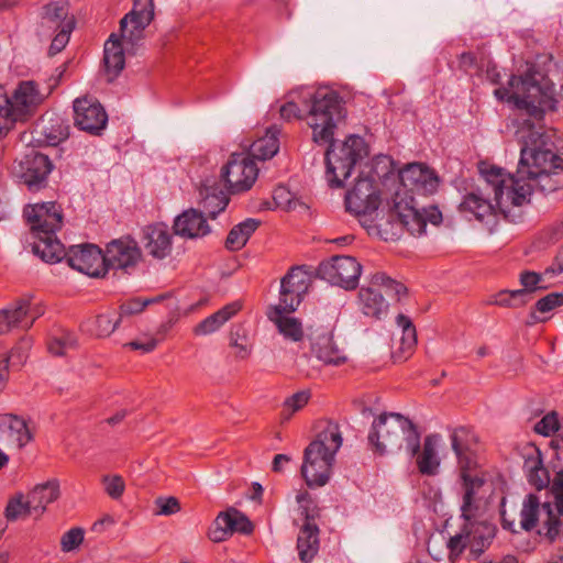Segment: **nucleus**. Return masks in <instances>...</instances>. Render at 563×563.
I'll return each mask as SVG.
<instances>
[{
	"label": "nucleus",
	"mask_w": 563,
	"mask_h": 563,
	"mask_svg": "<svg viewBox=\"0 0 563 563\" xmlns=\"http://www.w3.org/2000/svg\"><path fill=\"white\" fill-rule=\"evenodd\" d=\"M156 514L170 516L180 510V503L176 497H158L155 500Z\"/></svg>",
	"instance_id": "61"
},
{
	"label": "nucleus",
	"mask_w": 563,
	"mask_h": 563,
	"mask_svg": "<svg viewBox=\"0 0 563 563\" xmlns=\"http://www.w3.org/2000/svg\"><path fill=\"white\" fill-rule=\"evenodd\" d=\"M280 289L290 290V295L303 296L308 290V275L302 267H291L280 280Z\"/></svg>",
	"instance_id": "47"
},
{
	"label": "nucleus",
	"mask_w": 563,
	"mask_h": 563,
	"mask_svg": "<svg viewBox=\"0 0 563 563\" xmlns=\"http://www.w3.org/2000/svg\"><path fill=\"white\" fill-rule=\"evenodd\" d=\"M242 308V305L239 301H233L228 303L213 314L207 317L201 322H199L195 329L194 333L196 335H207L217 331L222 324H224L228 320H230L233 316H235Z\"/></svg>",
	"instance_id": "39"
},
{
	"label": "nucleus",
	"mask_w": 563,
	"mask_h": 563,
	"mask_svg": "<svg viewBox=\"0 0 563 563\" xmlns=\"http://www.w3.org/2000/svg\"><path fill=\"white\" fill-rule=\"evenodd\" d=\"M66 260L68 265L89 277H104V253L103 251L90 243L73 245L68 251L64 250L62 260Z\"/></svg>",
	"instance_id": "16"
},
{
	"label": "nucleus",
	"mask_w": 563,
	"mask_h": 563,
	"mask_svg": "<svg viewBox=\"0 0 563 563\" xmlns=\"http://www.w3.org/2000/svg\"><path fill=\"white\" fill-rule=\"evenodd\" d=\"M320 530H300L297 538V550L302 563H310L319 552Z\"/></svg>",
	"instance_id": "43"
},
{
	"label": "nucleus",
	"mask_w": 563,
	"mask_h": 563,
	"mask_svg": "<svg viewBox=\"0 0 563 563\" xmlns=\"http://www.w3.org/2000/svg\"><path fill=\"white\" fill-rule=\"evenodd\" d=\"M450 438L460 467L473 468L476 464L472 450L476 443V437L473 431L468 428L460 427L452 432Z\"/></svg>",
	"instance_id": "29"
},
{
	"label": "nucleus",
	"mask_w": 563,
	"mask_h": 563,
	"mask_svg": "<svg viewBox=\"0 0 563 563\" xmlns=\"http://www.w3.org/2000/svg\"><path fill=\"white\" fill-rule=\"evenodd\" d=\"M59 495V482L57 479L38 484L26 497L18 495L9 500L4 511L5 518L10 521L24 517L36 519L44 514L47 505L58 499Z\"/></svg>",
	"instance_id": "10"
},
{
	"label": "nucleus",
	"mask_w": 563,
	"mask_h": 563,
	"mask_svg": "<svg viewBox=\"0 0 563 563\" xmlns=\"http://www.w3.org/2000/svg\"><path fill=\"white\" fill-rule=\"evenodd\" d=\"M306 121L312 130V140L327 144L338 124L345 119L343 98L334 90L320 88L305 98Z\"/></svg>",
	"instance_id": "8"
},
{
	"label": "nucleus",
	"mask_w": 563,
	"mask_h": 563,
	"mask_svg": "<svg viewBox=\"0 0 563 563\" xmlns=\"http://www.w3.org/2000/svg\"><path fill=\"white\" fill-rule=\"evenodd\" d=\"M302 299H303V296H301V295H296V296L290 295V290L280 289L278 305L271 306L268 308L267 313H275L276 310H280V313L290 314L298 309Z\"/></svg>",
	"instance_id": "54"
},
{
	"label": "nucleus",
	"mask_w": 563,
	"mask_h": 563,
	"mask_svg": "<svg viewBox=\"0 0 563 563\" xmlns=\"http://www.w3.org/2000/svg\"><path fill=\"white\" fill-rule=\"evenodd\" d=\"M173 231L184 239H201L211 232V228L202 211L190 208L175 218Z\"/></svg>",
	"instance_id": "24"
},
{
	"label": "nucleus",
	"mask_w": 563,
	"mask_h": 563,
	"mask_svg": "<svg viewBox=\"0 0 563 563\" xmlns=\"http://www.w3.org/2000/svg\"><path fill=\"white\" fill-rule=\"evenodd\" d=\"M534 120L522 119L516 135L522 143L518 174L525 177L532 169L563 170V158L558 155L555 130H545Z\"/></svg>",
	"instance_id": "2"
},
{
	"label": "nucleus",
	"mask_w": 563,
	"mask_h": 563,
	"mask_svg": "<svg viewBox=\"0 0 563 563\" xmlns=\"http://www.w3.org/2000/svg\"><path fill=\"white\" fill-rule=\"evenodd\" d=\"M43 134L51 145H57L69 135V126L60 119H52L49 126L43 128Z\"/></svg>",
	"instance_id": "55"
},
{
	"label": "nucleus",
	"mask_w": 563,
	"mask_h": 563,
	"mask_svg": "<svg viewBox=\"0 0 563 563\" xmlns=\"http://www.w3.org/2000/svg\"><path fill=\"white\" fill-rule=\"evenodd\" d=\"M297 501L299 504L298 511L302 518L300 528H319L320 509L311 500L307 494L297 495Z\"/></svg>",
	"instance_id": "48"
},
{
	"label": "nucleus",
	"mask_w": 563,
	"mask_h": 563,
	"mask_svg": "<svg viewBox=\"0 0 563 563\" xmlns=\"http://www.w3.org/2000/svg\"><path fill=\"white\" fill-rule=\"evenodd\" d=\"M103 65L109 82L113 81L125 65V57L122 43L117 34L112 33L104 43L103 49Z\"/></svg>",
	"instance_id": "30"
},
{
	"label": "nucleus",
	"mask_w": 563,
	"mask_h": 563,
	"mask_svg": "<svg viewBox=\"0 0 563 563\" xmlns=\"http://www.w3.org/2000/svg\"><path fill=\"white\" fill-rule=\"evenodd\" d=\"M168 297H170L169 294L159 295V296H156L153 298H145V299H141V298L129 299V300L124 301L123 303H121L120 312L118 314L122 319L125 316H133V314L140 313L148 305L159 302Z\"/></svg>",
	"instance_id": "51"
},
{
	"label": "nucleus",
	"mask_w": 563,
	"mask_h": 563,
	"mask_svg": "<svg viewBox=\"0 0 563 563\" xmlns=\"http://www.w3.org/2000/svg\"><path fill=\"white\" fill-rule=\"evenodd\" d=\"M220 176L231 194H239L251 189L258 176V167L246 153H233Z\"/></svg>",
	"instance_id": "15"
},
{
	"label": "nucleus",
	"mask_w": 563,
	"mask_h": 563,
	"mask_svg": "<svg viewBox=\"0 0 563 563\" xmlns=\"http://www.w3.org/2000/svg\"><path fill=\"white\" fill-rule=\"evenodd\" d=\"M257 523L235 507L220 511L214 519L216 528H255Z\"/></svg>",
	"instance_id": "44"
},
{
	"label": "nucleus",
	"mask_w": 563,
	"mask_h": 563,
	"mask_svg": "<svg viewBox=\"0 0 563 563\" xmlns=\"http://www.w3.org/2000/svg\"><path fill=\"white\" fill-rule=\"evenodd\" d=\"M27 298H19L0 310V335L9 333L14 329L27 330Z\"/></svg>",
	"instance_id": "33"
},
{
	"label": "nucleus",
	"mask_w": 563,
	"mask_h": 563,
	"mask_svg": "<svg viewBox=\"0 0 563 563\" xmlns=\"http://www.w3.org/2000/svg\"><path fill=\"white\" fill-rule=\"evenodd\" d=\"M401 180L405 186L423 195L433 194L439 186V178L429 167L420 163H412L401 173Z\"/></svg>",
	"instance_id": "25"
},
{
	"label": "nucleus",
	"mask_w": 563,
	"mask_h": 563,
	"mask_svg": "<svg viewBox=\"0 0 563 563\" xmlns=\"http://www.w3.org/2000/svg\"><path fill=\"white\" fill-rule=\"evenodd\" d=\"M65 71L66 64L57 67L44 90H41L35 81H22L11 98L0 85V139L4 137L16 122H24L34 114L37 107L59 85Z\"/></svg>",
	"instance_id": "3"
},
{
	"label": "nucleus",
	"mask_w": 563,
	"mask_h": 563,
	"mask_svg": "<svg viewBox=\"0 0 563 563\" xmlns=\"http://www.w3.org/2000/svg\"><path fill=\"white\" fill-rule=\"evenodd\" d=\"M472 530H462L461 533L450 537L448 548L450 550V558L459 556L464 549L468 548L467 539H470Z\"/></svg>",
	"instance_id": "60"
},
{
	"label": "nucleus",
	"mask_w": 563,
	"mask_h": 563,
	"mask_svg": "<svg viewBox=\"0 0 563 563\" xmlns=\"http://www.w3.org/2000/svg\"><path fill=\"white\" fill-rule=\"evenodd\" d=\"M342 445L339 424L327 421L325 427L303 452L301 475L309 487L324 486L331 475L334 456Z\"/></svg>",
	"instance_id": "7"
},
{
	"label": "nucleus",
	"mask_w": 563,
	"mask_h": 563,
	"mask_svg": "<svg viewBox=\"0 0 563 563\" xmlns=\"http://www.w3.org/2000/svg\"><path fill=\"white\" fill-rule=\"evenodd\" d=\"M563 306V292H551L547 296L540 298L533 309L529 313V320L527 321L528 324H534L537 322L544 321V319H541L537 316V312L545 313L550 312L553 309Z\"/></svg>",
	"instance_id": "49"
},
{
	"label": "nucleus",
	"mask_w": 563,
	"mask_h": 563,
	"mask_svg": "<svg viewBox=\"0 0 563 563\" xmlns=\"http://www.w3.org/2000/svg\"><path fill=\"white\" fill-rule=\"evenodd\" d=\"M27 298H19L0 310V335L9 333L14 329L27 330Z\"/></svg>",
	"instance_id": "32"
},
{
	"label": "nucleus",
	"mask_w": 563,
	"mask_h": 563,
	"mask_svg": "<svg viewBox=\"0 0 563 563\" xmlns=\"http://www.w3.org/2000/svg\"><path fill=\"white\" fill-rule=\"evenodd\" d=\"M530 298H522V294L517 289H501L495 294L488 295L484 299V305L516 309L526 306Z\"/></svg>",
	"instance_id": "45"
},
{
	"label": "nucleus",
	"mask_w": 563,
	"mask_h": 563,
	"mask_svg": "<svg viewBox=\"0 0 563 563\" xmlns=\"http://www.w3.org/2000/svg\"><path fill=\"white\" fill-rule=\"evenodd\" d=\"M260 224V220L249 218L234 225L225 239L224 245L227 250L240 251L244 247L251 235L258 229Z\"/></svg>",
	"instance_id": "41"
},
{
	"label": "nucleus",
	"mask_w": 563,
	"mask_h": 563,
	"mask_svg": "<svg viewBox=\"0 0 563 563\" xmlns=\"http://www.w3.org/2000/svg\"><path fill=\"white\" fill-rule=\"evenodd\" d=\"M397 325L401 328L402 335L400 339V353L393 352V358L395 362H402L407 360L417 344L416 328L411 319L402 313H399L396 318Z\"/></svg>",
	"instance_id": "42"
},
{
	"label": "nucleus",
	"mask_w": 563,
	"mask_h": 563,
	"mask_svg": "<svg viewBox=\"0 0 563 563\" xmlns=\"http://www.w3.org/2000/svg\"><path fill=\"white\" fill-rule=\"evenodd\" d=\"M523 468L529 484L534 486L536 489L541 490L551 487L550 474L543 465L542 455L538 448L532 446L530 452L525 455Z\"/></svg>",
	"instance_id": "31"
},
{
	"label": "nucleus",
	"mask_w": 563,
	"mask_h": 563,
	"mask_svg": "<svg viewBox=\"0 0 563 563\" xmlns=\"http://www.w3.org/2000/svg\"><path fill=\"white\" fill-rule=\"evenodd\" d=\"M461 468V477L463 479L464 496L461 507L462 517L466 522H471L475 518L477 506L474 504V496L478 488L484 485V479L478 476H472L468 472L472 468Z\"/></svg>",
	"instance_id": "37"
},
{
	"label": "nucleus",
	"mask_w": 563,
	"mask_h": 563,
	"mask_svg": "<svg viewBox=\"0 0 563 563\" xmlns=\"http://www.w3.org/2000/svg\"><path fill=\"white\" fill-rule=\"evenodd\" d=\"M510 537L509 542L519 552L529 553L532 552L538 544H554L559 543L558 561L554 563H563V530H509Z\"/></svg>",
	"instance_id": "22"
},
{
	"label": "nucleus",
	"mask_w": 563,
	"mask_h": 563,
	"mask_svg": "<svg viewBox=\"0 0 563 563\" xmlns=\"http://www.w3.org/2000/svg\"><path fill=\"white\" fill-rule=\"evenodd\" d=\"M508 179L507 185L499 188L494 195V202L490 198L473 191L464 196L460 203V210L474 214L478 221H484L486 218L496 217L497 214L508 219L511 208L521 207L529 202L532 192V185L526 181L525 177H520L518 170L514 178Z\"/></svg>",
	"instance_id": "6"
},
{
	"label": "nucleus",
	"mask_w": 563,
	"mask_h": 563,
	"mask_svg": "<svg viewBox=\"0 0 563 563\" xmlns=\"http://www.w3.org/2000/svg\"><path fill=\"white\" fill-rule=\"evenodd\" d=\"M438 434H428L424 438L422 451L418 452L417 466L422 475H435L440 466V459L437 454Z\"/></svg>",
	"instance_id": "38"
},
{
	"label": "nucleus",
	"mask_w": 563,
	"mask_h": 563,
	"mask_svg": "<svg viewBox=\"0 0 563 563\" xmlns=\"http://www.w3.org/2000/svg\"><path fill=\"white\" fill-rule=\"evenodd\" d=\"M38 33L51 35L59 30L74 31L76 20L67 0H52L40 9Z\"/></svg>",
	"instance_id": "19"
},
{
	"label": "nucleus",
	"mask_w": 563,
	"mask_h": 563,
	"mask_svg": "<svg viewBox=\"0 0 563 563\" xmlns=\"http://www.w3.org/2000/svg\"><path fill=\"white\" fill-rule=\"evenodd\" d=\"M75 345L76 338L70 332H62L59 335L49 338L47 342V349L49 353L55 356L64 355L67 349H71Z\"/></svg>",
	"instance_id": "57"
},
{
	"label": "nucleus",
	"mask_w": 563,
	"mask_h": 563,
	"mask_svg": "<svg viewBox=\"0 0 563 563\" xmlns=\"http://www.w3.org/2000/svg\"><path fill=\"white\" fill-rule=\"evenodd\" d=\"M23 217L34 236L33 252L46 263H57L64 255V245L56 232L63 225L60 206L54 201L25 206Z\"/></svg>",
	"instance_id": "4"
},
{
	"label": "nucleus",
	"mask_w": 563,
	"mask_h": 563,
	"mask_svg": "<svg viewBox=\"0 0 563 563\" xmlns=\"http://www.w3.org/2000/svg\"><path fill=\"white\" fill-rule=\"evenodd\" d=\"M302 106H305V101L302 102ZM279 113L280 117L287 121H290L292 119L306 120L305 107L300 108L297 103L292 101H288L285 104H283L280 107Z\"/></svg>",
	"instance_id": "63"
},
{
	"label": "nucleus",
	"mask_w": 563,
	"mask_h": 563,
	"mask_svg": "<svg viewBox=\"0 0 563 563\" xmlns=\"http://www.w3.org/2000/svg\"><path fill=\"white\" fill-rule=\"evenodd\" d=\"M310 393L308 390H300L286 398L283 405L280 417L283 421H287L291 416L301 410L309 401Z\"/></svg>",
	"instance_id": "52"
},
{
	"label": "nucleus",
	"mask_w": 563,
	"mask_h": 563,
	"mask_svg": "<svg viewBox=\"0 0 563 563\" xmlns=\"http://www.w3.org/2000/svg\"><path fill=\"white\" fill-rule=\"evenodd\" d=\"M398 224L406 228L412 235H421L426 231V218L415 206L407 207L397 213Z\"/></svg>",
	"instance_id": "46"
},
{
	"label": "nucleus",
	"mask_w": 563,
	"mask_h": 563,
	"mask_svg": "<svg viewBox=\"0 0 563 563\" xmlns=\"http://www.w3.org/2000/svg\"><path fill=\"white\" fill-rule=\"evenodd\" d=\"M481 178L484 183L483 187H478L477 192L478 195H483L484 197L490 196L493 192L494 195L498 191L499 188H503L507 185L509 181L508 178H514L516 176L509 173H506L504 168L489 165L486 163H481L478 165Z\"/></svg>",
	"instance_id": "35"
},
{
	"label": "nucleus",
	"mask_w": 563,
	"mask_h": 563,
	"mask_svg": "<svg viewBox=\"0 0 563 563\" xmlns=\"http://www.w3.org/2000/svg\"><path fill=\"white\" fill-rule=\"evenodd\" d=\"M75 125L89 134L100 135L108 123V114L101 103L92 98H77L74 101Z\"/></svg>",
	"instance_id": "17"
},
{
	"label": "nucleus",
	"mask_w": 563,
	"mask_h": 563,
	"mask_svg": "<svg viewBox=\"0 0 563 563\" xmlns=\"http://www.w3.org/2000/svg\"><path fill=\"white\" fill-rule=\"evenodd\" d=\"M519 282L522 288L517 290L522 294V298H529L530 294L548 288L542 285L543 276L533 271H522L519 275Z\"/></svg>",
	"instance_id": "53"
},
{
	"label": "nucleus",
	"mask_w": 563,
	"mask_h": 563,
	"mask_svg": "<svg viewBox=\"0 0 563 563\" xmlns=\"http://www.w3.org/2000/svg\"><path fill=\"white\" fill-rule=\"evenodd\" d=\"M344 202L346 211L357 218L374 213L382 202L376 179L361 174L354 186L345 194Z\"/></svg>",
	"instance_id": "14"
},
{
	"label": "nucleus",
	"mask_w": 563,
	"mask_h": 563,
	"mask_svg": "<svg viewBox=\"0 0 563 563\" xmlns=\"http://www.w3.org/2000/svg\"><path fill=\"white\" fill-rule=\"evenodd\" d=\"M199 196L201 206L200 211H202L209 219H216L220 212L224 211L230 201L229 196L222 188H220V186L216 183L209 185L208 180L201 185Z\"/></svg>",
	"instance_id": "28"
},
{
	"label": "nucleus",
	"mask_w": 563,
	"mask_h": 563,
	"mask_svg": "<svg viewBox=\"0 0 563 563\" xmlns=\"http://www.w3.org/2000/svg\"><path fill=\"white\" fill-rule=\"evenodd\" d=\"M560 422L558 419L556 412L552 411L545 415L540 421H538L534 426V431L544 437L552 435L559 430Z\"/></svg>",
	"instance_id": "59"
},
{
	"label": "nucleus",
	"mask_w": 563,
	"mask_h": 563,
	"mask_svg": "<svg viewBox=\"0 0 563 563\" xmlns=\"http://www.w3.org/2000/svg\"><path fill=\"white\" fill-rule=\"evenodd\" d=\"M481 530H472L470 532V539H467L468 548L471 554L474 558H478L492 543V540L495 538L496 530H488L487 534L478 533Z\"/></svg>",
	"instance_id": "56"
},
{
	"label": "nucleus",
	"mask_w": 563,
	"mask_h": 563,
	"mask_svg": "<svg viewBox=\"0 0 563 563\" xmlns=\"http://www.w3.org/2000/svg\"><path fill=\"white\" fill-rule=\"evenodd\" d=\"M328 143L329 147L325 152L328 180L331 187L341 188L354 166L367 156L368 148L364 139L355 134L347 136L341 143H336L333 139Z\"/></svg>",
	"instance_id": "9"
},
{
	"label": "nucleus",
	"mask_w": 563,
	"mask_h": 563,
	"mask_svg": "<svg viewBox=\"0 0 563 563\" xmlns=\"http://www.w3.org/2000/svg\"><path fill=\"white\" fill-rule=\"evenodd\" d=\"M542 235L548 243H554L563 238V219L543 229Z\"/></svg>",
	"instance_id": "64"
},
{
	"label": "nucleus",
	"mask_w": 563,
	"mask_h": 563,
	"mask_svg": "<svg viewBox=\"0 0 563 563\" xmlns=\"http://www.w3.org/2000/svg\"><path fill=\"white\" fill-rule=\"evenodd\" d=\"M106 274L109 271L132 275L143 261L142 247L130 234L113 239L104 247Z\"/></svg>",
	"instance_id": "12"
},
{
	"label": "nucleus",
	"mask_w": 563,
	"mask_h": 563,
	"mask_svg": "<svg viewBox=\"0 0 563 563\" xmlns=\"http://www.w3.org/2000/svg\"><path fill=\"white\" fill-rule=\"evenodd\" d=\"M85 540V530H67L60 538L63 552L77 550Z\"/></svg>",
	"instance_id": "58"
},
{
	"label": "nucleus",
	"mask_w": 563,
	"mask_h": 563,
	"mask_svg": "<svg viewBox=\"0 0 563 563\" xmlns=\"http://www.w3.org/2000/svg\"><path fill=\"white\" fill-rule=\"evenodd\" d=\"M154 19V0H134L133 9L120 21L123 40L135 43L143 37V32Z\"/></svg>",
	"instance_id": "21"
},
{
	"label": "nucleus",
	"mask_w": 563,
	"mask_h": 563,
	"mask_svg": "<svg viewBox=\"0 0 563 563\" xmlns=\"http://www.w3.org/2000/svg\"><path fill=\"white\" fill-rule=\"evenodd\" d=\"M361 264L353 256L335 255L323 261L317 268V276L331 285L353 290L358 285Z\"/></svg>",
	"instance_id": "13"
},
{
	"label": "nucleus",
	"mask_w": 563,
	"mask_h": 563,
	"mask_svg": "<svg viewBox=\"0 0 563 563\" xmlns=\"http://www.w3.org/2000/svg\"><path fill=\"white\" fill-rule=\"evenodd\" d=\"M32 440L33 434L22 417L13 413L0 415V441H7L22 449Z\"/></svg>",
	"instance_id": "27"
},
{
	"label": "nucleus",
	"mask_w": 563,
	"mask_h": 563,
	"mask_svg": "<svg viewBox=\"0 0 563 563\" xmlns=\"http://www.w3.org/2000/svg\"><path fill=\"white\" fill-rule=\"evenodd\" d=\"M120 322L121 318L114 310L100 313L95 319L93 332L99 338H107L118 328Z\"/></svg>",
	"instance_id": "50"
},
{
	"label": "nucleus",
	"mask_w": 563,
	"mask_h": 563,
	"mask_svg": "<svg viewBox=\"0 0 563 563\" xmlns=\"http://www.w3.org/2000/svg\"><path fill=\"white\" fill-rule=\"evenodd\" d=\"M371 286L362 287L358 291V303L362 312L371 318L380 319V316L387 311L388 305L383 295L375 289L382 287L387 296L401 300L407 295V287L396 279L387 276L383 272L373 274L369 278Z\"/></svg>",
	"instance_id": "11"
},
{
	"label": "nucleus",
	"mask_w": 563,
	"mask_h": 563,
	"mask_svg": "<svg viewBox=\"0 0 563 563\" xmlns=\"http://www.w3.org/2000/svg\"><path fill=\"white\" fill-rule=\"evenodd\" d=\"M140 241L143 249L154 260H165L172 254L173 236L163 222L145 225L141 230Z\"/></svg>",
	"instance_id": "23"
},
{
	"label": "nucleus",
	"mask_w": 563,
	"mask_h": 563,
	"mask_svg": "<svg viewBox=\"0 0 563 563\" xmlns=\"http://www.w3.org/2000/svg\"><path fill=\"white\" fill-rule=\"evenodd\" d=\"M401 180L405 186L423 195L433 194L439 186V178L429 167L420 163H412L401 173Z\"/></svg>",
	"instance_id": "26"
},
{
	"label": "nucleus",
	"mask_w": 563,
	"mask_h": 563,
	"mask_svg": "<svg viewBox=\"0 0 563 563\" xmlns=\"http://www.w3.org/2000/svg\"><path fill=\"white\" fill-rule=\"evenodd\" d=\"M103 482L106 486V492L111 498L118 499L122 496L125 488V484L121 476H106L103 478Z\"/></svg>",
	"instance_id": "62"
},
{
	"label": "nucleus",
	"mask_w": 563,
	"mask_h": 563,
	"mask_svg": "<svg viewBox=\"0 0 563 563\" xmlns=\"http://www.w3.org/2000/svg\"><path fill=\"white\" fill-rule=\"evenodd\" d=\"M280 130L273 125L266 130L264 136L255 140L251 146L249 152L246 153L255 162L256 161H266L274 157L279 150V140L278 135Z\"/></svg>",
	"instance_id": "36"
},
{
	"label": "nucleus",
	"mask_w": 563,
	"mask_h": 563,
	"mask_svg": "<svg viewBox=\"0 0 563 563\" xmlns=\"http://www.w3.org/2000/svg\"><path fill=\"white\" fill-rule=\"evenodd\" d=\"M540 517L543 518L544 528H559L563 522V517H559L555 509V501L541 504L537 495H527L520 511V528H534Z\"/></svg>",
	"instance_id": "20"
},
{
	"label": "nucleus",
	"mask_w": 563,
	"mask_h": 563,
	"mask_svg": "<svg viewBox=\"0 0 563 563\" xmlns=\"http://www.w3.org/2000/svg\"><path fill=\"white\" fill-rule=\"evenodd\" d=\"M421 434L417 426L407 417L397 412H383L372 423L367 434V441L374 454L384 455L398 451L406 442V449L410 457L421 449Z\"/></svg>",
	"instance_id": "5"
},
{
	"label": "nucleus",
	"mask_w": 563,
	"mask_h": 563,
	"mask_svg": "<svg viewBox=\"0 0 563 563\" xmlns=\"http://www.w3.org/2000/svg\"><path fill=\"white\" fill-rule=\"evenodd\" d=\"M308 336L311 340V352L318 360L328 365H339L345 362L346 357L336 347L330 333L324 332L317 338L309 333Z\"/></svg>",
	"instance_id": "34"
},
{
	"label": "nucleus",
	"mask_w": 563,
	"mask_h": 563,
	"mask_svg": "<svg viewBox=\"0 0 563 563\" xmlns=\"http://www.w3.org/2000/svg\"><path fill=\"white\" fill-rule=\"evenodd\" d=\"M266 314L285 339L292 342H299L303 339L305 332L299 319L290 317L287 313H280V310H276L275 313Z\"/></svg>",
	"instance_id": "40"
},
{
	"label": "nucleus",
	"mask_w": 563,
	"mask_h": 563,
	"mask_svg": "<svg viewBox=\"0 0 563 563\" xmlns=\"http://www.w3.org/2000/svg\"><path fill=\"white\" fill-rule=\"evenodd\" d=\"M495 96L512 102L526 119L537 122H541L548 111H554L558 103L553 82L533 65L523 75H512L508 88L496 89Z\"/></svg>",
	"instance_id": "1"
},
{
	"label": "nucleus",
	"mask_w": 563,
	"mask_h": 563,
	"mask_svg": "<svg viewBox=\"0 0 563 563\" xmlns=\"http://www.w3.org/2000/svg\"><path fill=\"white\" fill-rule=\"evenodd\" d=\"M20 168L22 183L30 191L37 192L46 188L54 165L47 155L32 151L21 161Z\"/></svg>",
	"instance_id": "18"
}]
</instances>
